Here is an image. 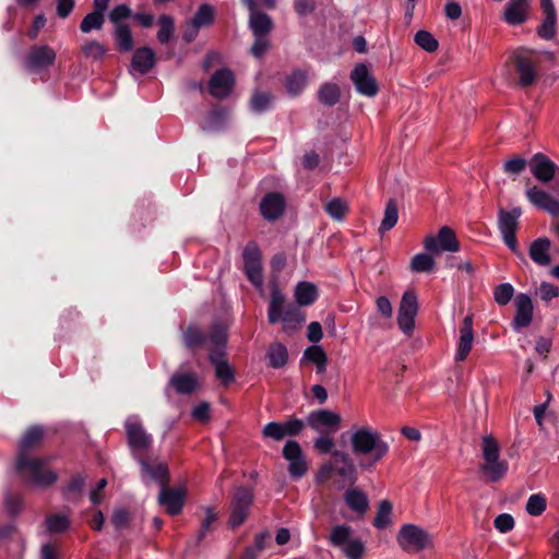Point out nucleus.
<instances>
[{
	"mask_svg": "<svg viewBox=\"0 0 559 559\" xmlns=\"http://www.w3.org/2000/svg\"><path fill=\"white\" fill-rule=\"evenodd\" d=\"M46 429L41 425L29 426L19 442L16 456V473L28 484L38 487H49L57 481V474L44 469L45 461L39 457H29L28 452L39 448L45 439Z\"/></svg>",
	"mask_w": 559,
	"mask_h": 559,
	"instance_id": "f257e3e1",
	"label": "nucleus"
},
{
	"mask_svg": "<svg viewBox=\"0 0 559 559\" xmlns=\"http://www.w3.org/2000/svg\"><path fill=\"white\" fill-rule=\"evenodd\" d=\"M228 341L227 329L223 323L210 328L209 360L214 367L215 376L224 386L235 381V369L225 359Z\"/></svg>",
	"mask_w": 559,
	"mask_h": 559,
	"instance_id": "f03ea898",
	"label": "nucleus"
},
{
	"mask_svg": "<svg viewBox=\"0 0 559 559\" xmlns=\"http://www.w3.org/2000/svg\"><path fill=\"white\" fill-rule=\"evenodd\" d=\"M353 452L356 455H371V464L381 461L389 452V444L381 438L377 431L362 427L353 433L350 438ZM368 467V465H364Z\"/></svg>",
	"mask_w": 559,
	"mask_h": 559,
	"instance_id": "7ed1b4c3",
	"label": "nucleus"
},
{
	"mask_svg": "<svg viewBox=\"0 0 559 559\" xmlns=\"http://www.w3.org/2000/svg\"><path fill=\"white\" fill-rule=\"evenodd\" d=\"M481 452L484 463L479 466L488 483H497L508 472L509 465L500 460V445L492 436H484L481 439Z\"/></svg>",
	"mask_w": 559,
	"mask_h": 559,
	"instance_id": "20e7f679",
	"label": "nucleus"
},
{
	"mask_svg": "<svg viewBox=\"0 0 559 559\" xmlns=\"http://www.w3.org/2000/svg\"><path fill=\"white\" fill-rule=\"evenodd\" d=\"M519 76L518 85L532 86L538 78L537 68L540 63L539 52L530 48L520 47L510 57Z\"/></svg>",
	"mask_w": 559,
	"mask_h": 559,
	"instance_id": "39448f33",
	"label": "nucleus"
},
{
	"mask_svg": "<svg viewBox=\"0 0 559 559\" xmlns=\"http://www.w3.org/2000/svg\"><path fill=\"white\" fill-rule=\"evenodd\" d=\"M253 501L254 493L250 486L235 488L229 502V518L227 521L229 528L236 530L247 521Z\"/></svg>",
	"mask_w": 559,
	"mask_h": 559,
	"instance_id": "423d86ee",
	"label": "nucleus"
},
{
	"mask_svg": "<svg viewBox=\"0 0 559 559\" xmlns=\"http://www.w3.org/2000/svg\"><path fill=\"white\" fill-rule=\"evenodd\" d=\"M396 540L406 552H419L432 545V536L415 524H404L397 533Z\"/></svg>",
	"mask_w": 559,
	"mask_h": 559,
	"instance_id": "0eeeda50",
	"label": "nucleus"
},
{
	"mask_svg": "<svg viewBox=\"0 0 559 559\" xmlns=\"http://www.w3.org/2000/svg\"><path fill=\"white\" fill-rule=\"evenodd\" d=\"M124 428L132 457L138 460L144 456V452L152 447V436L144 429L141 421L136 418H128L124 423Z\"/></svg>",
	"mask_w": 559,
	"mask_h": 559,
	"instance_id": "6e6552de",
	"label": "nucleus"
},
{
	"mask_svg": "<svg viewBox=\"0 0 559 559\" xmlns=\"http://www.w3.org/2000/svg\"><path fill=\"white\" fill-rule=\"evenodd\" d=\"M56 51L48 45H33L24 56L23 66L29 73H40L55 64Z\"/></svg>",
	"mask_w": 559,
	"mask_h": 559,
	"instance_id": "1a4fd4ad",
	"label": "nucleus"
},
{
	"mask_svg": "<svg viewBox=\"0 0 559 559\" xmlns=\"http://www.w3.org/2000/svg\"><path fill=\"white\" fill-rule=\"evenodd\" d=\"M243 269L249 282L255 287L262 286V254L254 241H249L242 252Z\"/></svg>",
	"mask_w": 559,
	"mask_h": 559,
	"instance_id": "9d476101",
	"label": "nucleus"
},
{
	"mask_svg": "<svg viewBox=\"0 0 559 559\" xmlns=\"http://www.w3.org/2000/svg\"><path fill=\"white\" fill-rule=\"evenodd\" d=\"M306 427V423L297 417H290L284 423L270 421L262 429V436L275 441H282L285 437H297Z\"/></svg>",
	"mask_w": 559,
	"mask_h": 559,
	"instance_id": "9b49d317",
	"label": "nucleus"
},
{
	"mask_svg": "<svg viewBox=\"0 0 559 559\" xmlns=\"http://www.w3.org/2000/svg\"><path fill=\"white\" fill-rule=\"evenodd\" d=\"M424 247L431 253H439L441 251L456 252L460 250V242L452 228L442 226L436 236L428 235L425 238Z\"/></svg>",
	"mask_w": 559,
	"mask_h": 559,
	"instance_id": "f8f14e48",
	"label": "nucleus"
},
{
	"mask_svg": "<svg viewBox=\"0 0 559 559\" xmlns=\"http://www.w3.org/2000/svg\"><path fill=\"white\" fill-rule=\"evenodd\" d=\"M341 421L337 413L326 408L312 411L307 416V425L321 433H335L341 427Z\"/></svg>",
	"mask_w": 559,
	"mask_h": 559,
	"instance_id": "ddd939ff",
	"label": "nucleus"
},
{
	"mask_svg": "<svg viewBox=\"0 0 559 559\" xmlns=\"http://www.w3.org/2000/svg\"><path fill=\"white\" fill-rule=\"evenodd\" d=\"M418 311L417 296L412 290H406L401 299L397 324L407 335H411L415 328V317Z\"/></svg>",
	"mask_w": 559,
	"mask_h": 559,
	"instance_id": "4468645a",
	"label": "nucleus"
},
{
	"mask_svg": "<svg viewBox=\"0 0 559 559\" xmlns=\"http://www.w3.org/2000/svg\"><path fill=\"white\" fill-rule=\"evenodd\" d=\"M283 457L289 462L288 473L292 478L299 479L308 472V463L300 444L296 440H288L283 447Z\"/></svg>",
	"mask_w": 559,
	"mask_h": 559,
	"instance_id": "2eb2a0df",
	"label": "nucleus"
},
{
	"mask_svg": "<svg viewBox=\"0 0 559 559\" xmlns=\"http://www.w3.org/2000/svg\"><path fill=\"white\" fill-rule=\"evenodd\" d=\"M528 166L534 178L543 183L550 182L559 170V166L543 153L534 154Z\"/></svg>",
	"mask_w": 559,
	"mask_h": 559,
	"instance_id": "dca6fc26",
	"label": "nucleus"
},
{
	"mask_svg": "<svg viewBox=\"0 0 559 559\" xmlns=\"http://www.w3.org/2000/svg\"><path fill=\"white\" fill-rule=\"evenodd\" d=\"M234 85V73L229 69L222 68L215 71L211 76L209 81V92L213 97L224 99L231 94Z\"/></svg>",
	"mask_w": 559,
	"mask_h": 559,
	"instance_id": "f3484780",
	"label": "nucleus"
},
{
	"mask_svg": "<svg viewBox=\"0 0 559 559\" xmlns=\"http://www.w3.org/2000/svg\"><path fill=\"white\" fill-rule=\"evenodd\" d=\"M527 200L538 210H543L554 218H559V200L548 192L533 186L525 191Z\"/></svg>",
	"mask_w": 559,
	"mask_h": 559,
	"instance_id": "a211bd4d",
	"label": "nucleus"
},
{
	"mask_svg": "<svg viewBox=\"0 0 559 559\" xmlns=\"http://www.w3.org/2000/svg\"><path fill=\"white\" fill-rule=\"evenodd\" d=\"M350 80L353 81L356 91L368 97L377 95L379 87L376 79L369 73L365 63H358L350 72Z\"/></svg>",
	"mask_w": 559,
	"mask_h": 559,
	"instance_id": "6ab92c4d",
	"label": "nucleus"
},
{
	"mask_svg": "<svg viewBox=\"0 0 559 559\" xmlns=\"http://www.w3.org/2000/svg\"><path fill=\"white\" fill-rule=\"evenodd\" d=\"M532 0H509L502 13V20L511 26L524 24L530 17Z\"/></svg>",
	"mask_w": 559,
	"mask_h": 559,
	"instance_id": "aec40b11",
	"label": "nucleus"
},
{
	"mask_svg": "<svg viewBox=\"0 0 559 559\" xmlns=\"http://www.w3.org/2000/svg\"><path fill=\"white\" fill-rule=\"evenodd\" d=\"M285 207V199L278 192H267L259 205L261 215L269 222L278 219L284 214Z\"/></svg>",
	"mask_w": 559,
	"mask_h": 559,
	"instance_id": "412c9836",
	"label": "nucleus"
},
{
	"mask_svg": "<svg viewBox=\"0 0 559 559\" xmlns=\"http://www.w3.org/2000/svg\"><path fill=\"white\" fill-rule=\"evenodd\" d=\"M186 491L180 488H171L168 485L162 487L158 502L165 507L169 515H178L185 506Z\"/></svg>",
	"mask_w": 559,
	"mask_h": 559,
	"instance_id": "4be33fe9",
	"label": "nucleus"
},
{
	"mask_svg": "<svg viewBox=\"0 0 559 559\" xmlns=\"http://www.w3.org/2000/svg\"><path fill=\"white\" fill-rule=\"evenodd\" d=\"M515 316L512 322L514 330L527 328L533 320V302L528 295L519 294L515 296Z\"/></svg>",
	"mask_w": 559,
	"mask_h": 559,
	"instance_id": "5701e85b",
	"label": "nucleus"
},
{
	"mask_svg": "<svg viewBox=\"0 0 559 559\" xmlns=\"http://www.w3.org/2000/svg\"><path fill=\"white\" fill-rule=\"evenodd\" d=\"M141 467V475L148 476L152 480L158 483L162 487L168 485L169 483V469L166 463L158 462L157 464L153 465L151 461L142 456L138 460H135Z\"/></svg>",
	"mask_w": 559,
	"mask_h": 559,
	"instance_id": "b1692460",
	"label": "nucleus"
},
{
	"mask_svg": "<svg viewBox=\"0 0 559 559\" xmlns=\"http://www.w3.org/2000/svg\"><path fill=\"white\" fill-rule=\"evenodd\" d=\"M473 318L471 316H466L460 328V338L455 354L456 361H463L467 358L473 346Z\"/></svg>",
	"mask_w": 559,
	"mask_h": 559,
	"instance_id": "393cba45",
	"label": "nucleus"
},
{
	"mask_svg": "<svg viewBox=\"0 0 559 559\" xmlns=\"http://www.w3.org/2000/svg\"><path fill=\"white\" fill-rule=\"evenodd\" d=\"M157 57L155 51L147 46L134 50L131 58V67L140 74L148 73L156 64Z\"/></svg>",
	"mask_w": 559,
	"mask_h": 559,
	"instance_id": "a878e982",
	"label": "nucleus"
},
{
	"mask_svg": "<svg viewBox=\"0 0 559 559\" xmlns=\"http://www.w3.org/2000/svg\"><path fill=\"white\" fill-rule=\"evenodd\" d=\"M249 26L254 37L267 36L273 29V21L270 15L254 10L253 1H250Z\"/></svg>",
	"mask_w": 559,
	"mask_h": 559,
	"instance_id": "bb28decb",
	"label": "nucleus"
},
{
	"mask_svg": "<svg viewBox=\"0 0 559 559\" xmlns=\"http://www.w3.org/2000/svg\"><path fill=\"white\" fill-rule=\"evenodd\" d=\"M169 385L178 394L190 395L198 389V376L194 372H175L169 379Z\"/></svg>",
	"mask_w": 559,
	"mask_h": 559,
	"instance_id": "cd10ccee",
	"label": "nucleus"
},
{
	"mask_svg": "<svg viewBox=\"0 0 559 559\" xmlns=\"http://www.w3.org/2000/svg\"><path fill=\"white\" fill-rule=\"evenodd\" d=\"M346 506L359 518L364 516L369 509V499L367 495L358 488H349L344 492Z\"/></svg>",
	"mask_w": 559,
	"mask_h": 559,
	"instance_id": "c85d7f7f",
	"label": "nucleus"
},
{
	"mask_svg": "<svg viewBox=\"0 0 559 559\" xmlns=\"http://www.w3.org/2000/svg\"><path fill=\"white\" fill-rule=\"evenodd\" d=\"M207 341H210V333H205L197 325H189L182 333V342L191 352L203 348Z\"/></svg>",
	"mask_w": 559,
	"mask_h": 559,
	"instance_id": "c756f323",
	"label": "nucleus"
},
{
	"mask_svg": "<svg viewBox=\"0 0 559 559\" xmlns=\"http://www.w3.org/2000/svg\"><path fill=\"white\" fill-rule=\"evenodd\" d=\"M522 215V209L514 206L510 211L500 209L498 212V228L501 234L516 233L519 228V218Z\"/></svg>",
	"mask_w": 559,
	"mask_h": 559,
	"instance_id": "7c9ffc66",
	"label": "nucleus"
},
{
	"mask_svg": "<svg viewBox=\"0 0 559 559\" xmlns=\"http://www.w3.org/2000/svg\"><path fill=\"white\" fill-rule=\"evenodd\" d=\"M309 74L307 70L294 69L285 79V88L287 93L296 97L302 93L308 84Z\"/></svg>",
	"mask_w": 559,
	"mask_h": 559,
	"instance_id": "2f4dec72",
	"label": "nucleus"
},
{
	"mask_svg": "<svg viewBox=\"0 0 559 559\" xmlns=\"http://www.w3.org/2000/svg\"><path fill=\"white\" fill-rule=\"evenodd\" d=\"M228 117V109L219 105H214L204 118L202 129L205 131H222Z\"/></svg>",
	"mask_w": 559,
	"mask_h": 559,
	"instance_id": "473e14b6",
	"label": "nucleus"
},
{
	"mask_svg": "<svg viewBox=\"0 0 559 559\" xmlns=\"http://www.w3.org/2000/svg\"><path fill=\"white\" fill-rule=\"evenodd\" d=\"M281 319L283 321V330L292 332L298 330L306 321L305 313L299 309L298 305L289 304L285 307Z\"/></svg>",
	"mask_w": 559,
	"mask_h": 559,
	"instance_id": "72a5a7b5",
	"label": "nucleus"
},
{
	"mask_svg": "<svg viewBox=\"0 0 559 559\" xmlns=\"http://www.w3.org/2000/svg\"><path fill=\"white\" fill-rule=\"evenodd\" d=\"M285 296L276 284L271 288V298L267 308V321L275 324L281 320V316L285 310Z\"/></svg>",
	"mask_w": 559,
	"mask_h": 559,
	"instance_id": "f704fd0d",
	"label": "nucleus"
},
{
	"mask_svg": "<svg viewBox=\"0 0 559 559\" xmlns=\"http://www.w3.org/2000/svg\"><path fill=\"white\" fill-rule=\"evenodd\" d=\"M551 242L548 238H537L530 246V257L538 265H548L551 261L549 255Z\"/></svg>",
	"mask_w": 559,
	"mask_h": 559,
	"instance_id": "c9c22d12",
	"label": "nucleus"
},
{
	"mask_svg": "<svg viewBox=\"0 0 559 559\" xmlns=\"http://www.w3.org/2000/svg\"><path fill=\"white\" fill-rule=\"evenodd\" d=\"M295 300L298 306H310L318 299V288L313 283L299 282L295 287Z\"/></svg>",
	"mask_w": 559,
	"mask_h": 559,
	"instance_id": "e433bc0d",
	"label": "nucleus"
},
{
	"mask_svg": "<svg viewBox=\"0 0 559 559\" xmlns=\"http://www.w3.org/2000/svg\"><path fill=\"white\" fill-rule=\"evenodd\" d=\"M341 88L338 84L325 82L320 85L317 97L318 100L325 107H333L341 100Z\"/></svg>",
	"mask_w": 559,
	"mask_h": 559,
	"instance_id": "4c0bfd02",
	"label": "nucleus"
},
{
	"mask_svg": "<svg viewBox=\"0 0 559 559\" xmlns=\"http://www.w3.org/2000/svg\"><path fill=\"white\" fill-rule=\"evenodd\" d=\"M265 356L269 360V366L274 369L283 368L288 362L287 347L278 342L270 344Z\"/></svg>",
	"mask_w": 559,
	"mask_h": 559,
	"instance_id": "58836bf2",
	"label": "nucleus"
},
{
	"mask_svg": "<svg viewBox=\"0 0 559 559\" xmlns=\"http://www.w3.org/2000/svg\"><path fill=\"white\" fill-rule=\"evenodd\" d=\"M116 47L120 52H129L133 49V36L128 24H118L112 33Z\"/></svg>",
	"mask_w": 559,
	"mask_h": 559,
	"instance_id": "ea45409f",
	"label": "nucleus"
},
{
	"mask_svg": "<svg viewBox=\"0 0 559 559\" xmlns=\"http://www.w3.org/2000/svg\"><path fill=\"white\" fill-rule=\"evenodd\" d=\"M399 219V209L395 200L390 199L386 202L384 216L379 227V233L384 234L385 231L392 229Z\"/></svg>",
	"mask_w": 559,
	"mask_h": 559,
	"instance_id": "a19ab883",
	"label": "nucleus"
},
{
	"mask_svg": "<svg viewBox=\"0 0 559 559\" xmlns=\"http://www.w3.org/2000/svg\"><path fill=\"white\" fill-rule=\"evenodd\" d=\"M353 528L346 524L335 525L330 534L329 540L332 546L343 548L349 540Z\"/></svg>",
	"mask_w": 559,
	"mask_h": 559,
	"instance_id": "79ce46f5",
	"label": "nucleus"
},
{
	"mask_svg": "<svg viewBox=\"0 0 559 559\" xmlns=\"http://www.w3.org/2000/svg\"><path fill=\"white\" fill-rule=\"evenodd\" d=\"M393 506L389 500H381L378 507L376 518L372 522L373 526L383 530L391 523V513Z\"/></svg>",
	"mask_w": 559,
	"mask_h": 559,
	"instance_id": "37998d69",
	"label": "nucleus"
},
{
	"mask_svg": "<svg viewBox=\"0 0 559 559\" xmlns=\"http://www.w3.org/2000/svg\"><path fill=\"white\" fill-rule=\"evenodd\" d=\"M215 12L212 5L203 3L199 7L192 19V26L200 28L202 26L211 25L214 21Z\"/></svg>",
	"mask_w": 559,
	"mask_h": 559,
	"instance_id": "c03bdc74",
	"label": "nucleus"
},
{
	"mask_svg": "<svg viewBox=\"0 0 559 559\" xmlns=\"http://www.w3.org/2000/svg\"><path fill=\"white\" fill-rule=\"evenodd\" d=\"M158 25L157 39L160 44H167L174 35L175 21L173 16L162 14L158 19Z\"/></svg>",
	"mask_w": 559,
	"mask_h": 559,
	"instance_id": "a18cd8bd",
	"label": "nucleus"
},
{
	"mask_svg": "<svg viewBox=\"0 0 559 559\" xmlns=\"http://www.w3.org/2000/svg\"><path fill=\"white\" fill-rule=\"evenodd\" d=\"M46 527L52 534L63 533L70 527V520L64 514H50L46 518Z\"/></svg>",
	"mask_w": 559,
	"mask_h": 559,
	"instance_id": "49530a36",
	"label": "nucleus"
},
{
	"mask_svg": "<svg viewBox=\"0 0 559 559\" xmlns=\"http://www.w3.org/2000/svg\"><path fill=\"white\" fill-rule=\"evenodd\" d=\"M324 211L331 218L342 221L348 212V206L342 199L334 198L324 205Z\"/></svg>",
	"mask_w": 559,
	"mask_h": 559,
	"instance_id": "de8ad7c7",
	"label": "nucleus"
},
{
	"mask_svg": "<svg viewBox=\"0 0 559 559\" xmlns=\"http://www.w3.org/2000/svg\"><path fill=\"white\" fill-rule=\"evenodd\" d=\"M105 23V16L100 12H91L86 14L80 23L82 33H90L93 29H100Z\"/></svg>",
	"mask_w": 559,
	"mask_h": 559,
	"instance_id": "09e8293b",
	"label": "nucleus"
},
{
	"mask_svg": "<svg viewBox=\"0 0 559 559\" xmlns=\"http://www.w3.org/2000/svg\"><path fill=\"white\" fill-rule=\"evenodd\" d=\"M414 41L427 52H435L439 47V43L433 35L425 29H420L415 34Z\"/></svg>",
	"mask_w": 559,
	"mask_h": 559,
	"instance_id": "8fccbe9b",
	"label": "nucleus"
},
{
	"mask_svg": "<svg viewBox=\"0 0 559 559\" xmlns=\"http://www.w3.org/2000/svg\"><path fill=\"white\" fill-rule=\"evenodd\" d=\"M435 260L427 253H417L413 257L411 262V269L414 272L430 273L435 267Z\"/></svg>",
	"mask_w": 559,
	"mask_h": 559,
	"instance_id": "3c124183",
	"label": "nucleus"
},
{
	"mask_svg": "<svg viewBox=\"0 0 559 559\" xmlns=\"http://www.w3.org/2000/svg\"><path fill=\"white\" fill-rule=\"evenodd\" d=\"M273 96L267 92H258L252 95L250 100L251 110L258 114H262L271 108Z\"/></svg>",
	"mask_w": 559,
	"mask_h": 559,
	"instance_id": "603ef678",
	"label": "nucleus"
},
{
	"mask_svg": "<svg viewBox=\"0 0 559 559\" xmlns=\"http://www.w3.org/2000/svg\"><path fill=\"white\" fill-rule=\"evenodd\" d=\"M514 295V288L510 283H502L495 287L493 298L499 306H506Z\"/></svg>",
	"mask_w": 559,
	"mask_h": 559,
	"instance_id": "864d4df0",
	"label": "nucleus"
},
{
	"mask_svg": "<svg viewBox=\"0 0 559 559\" xmlns=\"http://www.w3.org/2000/svg\"><path fill=\"white\" fill-rule=\"evenodd\" d=\"M546 498L540 493L532 495L526 503V511L530 515L539 516L546 510Z\"/></svg>",
	"mask_w": 559,
	"mask_h": 559,
	"instance_id": "5fc2aeb1",
	"label": "nucleus"
},
{
	"mask_svg": "<svg viewBox=\"0 0 559 559\" xmlns=\"http://www.w3.org/2000/svg\"><path fill=\"white\" fill-rule=\"evenodd\" d=\"M81 50L86 58H92L94 60H102L107 51L104 45L97 40H90L85 43Z\"/></svg>",
	"mask_w": 559,
	"mask_h": 559,
	"instance_id": "6e6d98bb",
	"label": "nucleus"
},
{
	"mask_svg": "<svg viewBox=\"0 0 559 559\" xmlns=\"http://www.w3.org/2000/svg\"><path fill=\"white\" fill-rule=\"evenodd\" d=\"M342 549L347 559H360L366 547L360 539L356 538L350 539Z\"/></svg>",
	"mask_w": 559,
	"mask_h": 559,
	"instance_id": "4d7b16f0",
	"label": "nucleus"
},
{
	"mask_svg": "<svg viewBox=\"0 0 559 559\" xmlns=\"http://www.w3.org/2000/svg\"><path fill=\"white\" fill-rule=\"evenodd\" d=\"M217 521V513L215 509L212 507L206 508L205 518L202 520L199 533H198V542L200 543L209 531L212 530V525Z\"/></svg>",
	"mask_w": 559,
	"mask_h": 559,
	"instance_id": "13d9d810",
	"label": "nucleus"
},
{
	"mask_svg": "<svg viewBox=\"0 0 559 559\" xmlns=\"http://www.w3.org/2000/svg\"><path fill=\"white\" fill-rule=\"evenodd\" d=\"M528 165V162L521 156H513L503 164V171L508 175H520Z\"/></svg>",
	"mask_w": 559,
	"mask_h": 559,
	"instance_id": "bf43d9fd",
	"label": "nucleus"
},
{
	"mask_svg": "<svg viewBox=\"0 0 559 559\" xmlns=\"http://www.w3.org/2000/svg\"><path fill=\"white\" fill-rule=\"evenodd\" d=\"M132 15L131 9L127 4H118L109 12V21L115 25L126 24L123 21Z\"/></svg>",
	"mask_w": 559,
	"mask_h": 559,
	"instance_id": "052dcab7",
	"label": "nucleus"
},
{
	"mask_svg": "<svg viewBox=\"0 0 559 559\" xmlns=\"http://www.w3.org/2000/svg\"><path fill=\"white\" fill-rule=\"evenodd\" d=\"M85 486V478L82 475H74L63 487L62 492L66 497L69 495L81 496Z\"/></svg>",
	"mask_w": 559,
	"mask_h": 559,
	"instance_id": "680f3d73",
	"label": "nucleus"
},
{
	"mask_svg": "<svg viewBox=\"0 0 559 559\" xmlns=\"http://www.w3.org/2000/svg\"><path fill=\"white\" fill-rule=\"evenodd\" d=\"M4 504L8 513L12 516L17 515L23 508V499L17 493L9 492L4 498Z\"/></svg>",
	"mask_w": 559,
	"mask_h": 559,
	"instance_id": "e2e57ef3",
	"label": "nucleus"
},
{
	"mask_svg": "<svg viewBox=\"0 0 559 559\" xmlns=\"http://www.w3.org/2000/svg\"><path fill=\"white\" fill-rule=\"evenodd\" d=\"M326 357L328 356H326V353L324 352V349L321 346L313 344V345L308 346L304 350L301 362L304 360H308V361H311L314 365H317L322 359H326Z\"/></svg>",
	"mask_w": 559,
	"mask_h": 559,
	"instance_id": "0e129e2a",
	"label": "nucleus"
},
{
	"mask_svg": "<svg viewBox=\"0 0 559 559\" xmlns=\"http://www.w3.org/2000/svg\"><path fill=\"white\" fill-rule=\"evenodd\" d=\"M313 447L321 454H332L335 448V442L333 438L329 436V433H325L321 435L314 440Z\"/></svg>",
	"mask_w": 559,
	"mask_h": 559,
	"instance_id": "69168bd1",
	"label": "nucleus"
},
{
	"mask_svg": "<svg viewBox=\"0 0 559 559\" xmlns=\"http://www.w3.org/2000/svg\"><path fill=\"white\" fill-rule=\"evenodd\" d=\"M556 20L544 19L537 27V35L545 40L552 39L556 36Z\"/></svg>",
	"mask_w": 559,
	"mask_h": 559,
	"instance_id": "338daca9",
	"label": "nucleus"
},
{
	"mask_svg": "<svg viewBox=\"0 0 559 559\" xmlns=\"http://www.w3.org/2000/svg\"><path fill=\"white\" fill-rule=\"evenodd\" d=\"M271 44L266 36L254 37V43L250 48V52L254 58L261 59L270 49Z\"/></svg>",
	"mask_w": 559,
	"mask_h": 559,
	"instance_id": "774afa93",
	"label": "nucleus"
}]
</instances>
